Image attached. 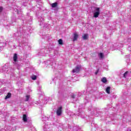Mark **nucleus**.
Wrapping results in <instances>:
<instances>
[{
    "label": "nucleus",
    "instance_id": "obj_1",
    "mask_svg": "<svg viewBox=\"0 0 131 131\" xmlns=\"http://www.w3.org/2000/svg\"><path fill=\"white\" fill-rule=\"evenodd\" d=\"M100 15V8L99 7H96L94 10V17L95 18H98Z\"/></svg>",
    "mask_w": 131,
    "mask_h": 131
},
{
    "label": "nucleus",
    "instance_id": "obj_2",
    "mask_svg": "<svg viewBox=\"0 0 131 131\" xmlns=\"http://www.w3.org/2000/svg\"><path fill=\"white\" fill-rule=\"evenodd\" d=\"M62 109H63V106H59L57 107L56 110V115L57 116H61V115H62Z\"/></svg>",
    "mask_w": 131,
    "mask_h": 131
},
{
    "label": "nucleus",
    "instance_id": "obj_3",
    "mask_svg": "<svg viewBox=\"0 0 131 131\" xmlns=\"http://www.w3.org/2000/svg\"><path fill=\"white\" fill-rule=\"evenodd\" d=\"M44 127L46 130L51 131L52 130V127H53V125L50 123L45 124Z\"/></svg>",
    "mask_w": 131,
    "mask_h": 131
},
{
    "label": "nucleus",
    "instance_id": "obj_4",
    "mask_svg": "<svg viewBox=\"0 0 131 131\" xmlns=\"http://www.w3.org/2000/svg\"><path fill=\"white\" fill-rule=\"evenodd\" d=\"M80 69H81V66H77L76 68L73 70V73H78V72L80 71Z\"/></svg>",
    "mask_w": 131,
    "mask_h": 131
},
{
    "label": "nucleus",
    "instance_id": "obj_5",
    "mask_svg": "<svg viewBox=\"0 0 131 131\" xmlns=\"http://www.w3.org/2000/svg\"><path fill=\"white\" fill-rule=\"evenodd\" d=\"M77 38H78V34H77V33H74L73 37V41H75L77 40Z\"/></svg>",
    "mask_w": 131,
    "mask_h": 131
},
{
    "label": "nucleus",
    "instance_id": "obj_6",
    "mask_svg": "<svg viewBox=\"0 0 131 131\" xmlns=\"http://www.w3.org/2000/svg\"><path fill=\"white\" fill-rule=\"evenodd\" d=\"M39 21L40 22V26H41L43 25V21H45V19L43 17H40L39 18Z\"/></svg>",
    "mask_w": 131,
    "mask_h": 131
},
{
    "label": "nucleus",
    "instance_id": "obj_7",
    "mask_svg": "<svg viewBox=\"0 0 131 131\" xmlns=\"http://www.w3.org/2000/svg\"><path fill=\"white\" fill-rule=\"evenodd\" d=\"M18 59V55L17 54L15 53L13 56V61H14V63H16L17 62V60Z\"/></svg>",
    "mask_w": 131,
    "mask_h": 131
},
{
    "label": "nucleus",
    "instance_id": "obj_8",
    "mask_svg": "<svg viewBox=\"0 0 131 131\" xmlns=\"http://www.w3.org/2000/svg\"><path fill=\"white\" fill-rule=\"evenodd\" d=\"M78 116H80L81 118H84V113H79L77 114Z\"/></svg>",
    "mask_w": 131,
    "mask_h": 131
},
{
    "label": "nucleus",
    "instance_id": "obj_9",
    "mask_svg": "<svg viewBox=\"0 0 131 131\" xmlns=\"http://www.w3.org/2000/svg\"><path fill=\"white\" fill-rule=\"evenodd\" d=\"M49 118L47 117L46 116H43L42 117V121H48L49 120Z\"/></svg>",
    "mask_w": 131,
    "mask_h": 131
},
{
    "label": "nucleus",
    "instance_id": "obj_10",
    "mask_svg": "<svg viewBox=\"0 0 131 131\" xmlns=\"http://www.w3.org/2000/svg\"><path fill=\"white\" fill-rule=\"evenodd\" d=\"M111 90V87H110V86L107 87L105 90L106 93H107V94H110Z\"/></svg>",
    "mask_w": 131,
    "mask_h": 131
},
{
    "label": "nucleus",
    "instance_id": "obj_11",
    "mask_svg": "<svg viewBox=\"0 0 131 131\" xmlns=\"http://www.w3.org/2000/svg\"><path fill=\"white\" fill-rule=\"evenodd\" d=\"M23 120L25 122H26L27 121V116H26V115H23Z\"/></svg>",
    "mask_w": 131,
    "mask_h": 131
},
{
    "label": "nucleus",
    "instance_id": "obj_12",
    "mask_svg": "<svg viewBox=\"0 0 131 131\" xmlns=\"http://www.w3.org/2000/svg\"><path fill=\"white\" fill-rule=\"evenodd\" d=\"M101 81L102 82H103V83H106V82H107V79L106 78V77H103L101 79Z\"/></svg>",
    "mask_w": 131,
    "mask_h": 131
},
{
    "label": "nucleus",
    "instance_id": "obj_13",
    "mask_svg": "<svg viewBox=\"0 0 131 131\" xmlns=\"http://www.w3.org/2000/svg\"><path fill=\"white\" fill-rule=\"evenodd\" d=\"M11 93H8L7 95L5 97V100L10 99V98H11Z\"/></svg>",
    "mask_w": 131,
    "mask_h": 131
},
{
    "label": "nucleus",
    "instance_id": "obj_14",
    "mask_svg": "<svg viewBox=\"0 0 131 131\" xmlns=\"http://www.w3.org/2000/svg\"><path fill=\"white\" fill-rule=\"evenodd\" d=\"M29 99H30V95H26L25 101L28 102V101H29Z\"/></svg>",
    "mask_w": 131,
    "mask_h": 131
},
{
    "label": "nucleus",
    "instance_id": "obj_15",
    "mask_svg": "<svg viewBox=\"0 0 131 131\" xmlns=\"http://www.w3.org/2000/svg\"><path fill=\"white\" fill-rule=\"evenodd\" d=\"M57 6H58V3H55L51 4V7L52 8H56V7H57Z\"/></svg>",
    "mask_w": 131,
    "mask_h": 131
},
{
    "label": "nucleus",
    "instance_id": "obj_16",
    "mask_svg": "<svg viewBox=\"0 0 131 131\" xmlns=\"http://www.w3.org/2000/svg\"><path fill=\"white\" fill-rule=\"evenodd\" d=\"M83 39H84L85 40L88 39V34H85L82 37Z\"/></svg>",
    "mask_w": 131,
    "mask_h": 131
},
{
    "label": "nucleus",
    "instance_id": "obj_17",
    "mask_svg": "<svg viewBox=\"0 0 131 131\" xmlns=\"http://www.w3.org/2000/svg\"><path fill=\"white\" fill-rule=\"evenodd\" d=\"M98 56H99V58H100V59H102V58L104 57V55L102 53H99L98 54Z\"/></svg>",
    "mask_w": 131,
    "mask_h": 131
},
{
    "label": "nucleus",
    "instance_id": "obj_18",
    "mask_svg": "<svg viewBox=\"0 0 131 131\" xmlns=\"http://www.w3.org/2000/svg\"><path fill=\"white\" fill-rule=\"evenodd\" d=\"M37 78V77L34 75H33V76H32L31 78L33 80H36V78Z\"/></svg>",
    "mask_w": 131,
    "mask_h": 131
},
{
    "label": "nucleus",
    "instance_id": "obj_19",
    "mask_svg": "<svg viewBox=\"0 0 131 131\" xmlns=\"http://www.w3.org/2000/svg\"><path fill=\"white\" fill-rule=\"evenodd\" d=\"M58 43L59 45H63V40L60 39L58 40Z\"/></svg>",
    "mask_w": 131,
    "mask_h": 131
},
{
    "label": "nucleus",
    "instance_id": "obj_20",
    "mask_svg": "<svg viewBox=\"0 0 131 131\" xmlns=\"http://www.w3.org/2000/svg\"><path fill=\"white\" fill-rule=\"evenodd\" d=\"M128 73V72L126 71V72L124 73V77H126V75H127V74Z\"/></svg>",
    "mask_w": 131,
    "mask_h": 131
},
{
    "label": "nucleus",
    "instance_id": "obj_21",
    "mask_svg": "<svg viewBox=\"0 0 131 131\" xmlns=\"http://www.w3.org/2000/svg\"><path fill=\"white\" fill-rule=\"evenodd\" d=\"M3 12V7H0V14Z\"/></svg>",
    "mask_w": 131,
    "mask_h": 131
},
{
    "label": "nucleus",
    "instance_id": "obj_22",
    "mask_svg": "<svg viewBox=\"0 0 131 131\" xmlns=\"http://www.w3.org/2000/svg\"><path fill=\"white\" fill-rule=\"evenodd\" d=\"M72 98L73 99H75V95L74 94H72Z\"/></svg>",
    "mask_w": 131,
    "mask_h": 131
},
{
    "label": "nucleus",
    "instance_id": "obj_23",
    "mask_svg": "<svg viewBox=\"0 0 131 131\" xmlns=\"http://www.w3.org/2000/svg\"><path fill=\"white\" fill-rule=\"evenodd\" d=\"M28 2V1H27L26 2H25V3H24V6H25V7H26V5H25V4L27 3Z\"/></svg>",
    "mask_w": 131,
    "mask_h": 131
},
{
    "label": "nucleus",
    "instance_id": "obj_24",
    "mask_svg": "<svg viewBox=\"0 0 131 131\" xmlns=\"http://www.w3.org/2000/svg\"><path fill=\"white\" fill-rule=\"evenodd\" d=\"M89 111H92V106L88 108Z\"/></svg>",
    "mask_w": 131,
    "mask_h": 131
},
{
    "label": "nucleus",
    "instance_id": "obj_25",
    "mask_svg": "<svg viewBox=\"0 0 131 131\" xmlns=\"http://www.w3.org/2000/svg\"><path fill=\"white\" fill-rule=\"evenodd\" d=\"M85 101H88V98H85Z\"/></svg>",
    "mask_w": 131,
    "mask_h": 131
},
{
    "label": "nucleus",
    "instance_id": "obj_26",
    "mask_svg": "<svg viewBox=\"0 0 131 131\" xmlns=\"http://www.w3.org/2000/svg\"><path fill=\"white\" fill-rule=\"evenodd\" d=\"M39 93H41V91L40 90V91H39Z\"/></svg>",
    "mask_w": 131,
    "mask_h": 131
},
{
    "label": "nucleus",
    "instance_id": "obj_27",
    "mask_svg": "<svg viewBox=\"0 0 131 131\" xmlns=\"http://www.w3.org/2000/svg\"><path fill=\"white\" fill-rule=\"evenodd\" d=\"M15 34H16V35H17L18 34V33H16Z\"/></svg>",
    "mask_w": 131,
    "mask_h": 131
},
{
    "label": "nucleus",
    "instance_id": "obj_28",
    "mask_svg": "<svg viewBox=\"0 0 131 131\" xmlns=\"http://www.w3.org/2000/svg\"><path fill=\"white\" fill-rule=\"evenodd\" d=\"M48 62H50V61H49Z\"/></svg>",
    "mask_w": 131,
    "mask_h": 131
}]
</instances>
